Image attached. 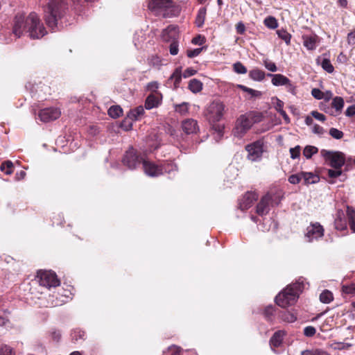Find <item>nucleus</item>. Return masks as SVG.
Instances as JSON below:
<instances>
[{
	"mask_svg": "<svg viewBox=\"0 0 355 355\" xmlns=\"http://www.w3.org/2000/svg\"><path fill=\"white\" fill-rule=\"evenodd\" d=\"M347 42L349 45L355 44V31L348 33Z\"/></svg>",
	"mask_w": 355,
	"mask_h": 355,
	"instance_id": "774afa93",
	"label": "nucleus"
},
{
	"mask_svg": "<svg viewBox=\"0 0 355 355\" xmlns=\"http://www.w3.org/2000/svg\"><path fill=\"white\" fill-rule=\"evenodd\" d=\"M9 315L8 309H0V327L6 326L9 323Z\"/></svg>",
	"mask_w": 355,
	"mask_h": 355,
	"instance_id": "473e14b6",
	"label": "nucleus"
},
{
	"mask_svg": "<svg viewBox=\"0 0 355 355\" xmlns=\"http://www.w3.org/2000/svg\"><path fill=\"white\" fill-rule=\"evenodd\" d=\"M270 207H272V205L270 202V196H264L258 203L256 212L259 216H265L269 212Z\"/></svg>",
	"mask_w": 355,
	"mask_h": 355,
	"instance_id": "dca6fc26",
	"label": "nucleus"
},
{
	"mask_svg": "<svg viewBox=\"0 0 355 355\" xmlns=\"http://www.w3.org/2000/svg\"><path fill=\"white\" fill-rule=\"evenodd\" d=\"M24 33H28L29 37L33 40L42 38L47 33L36 12H32L26 17L22 14L15 15L13 21L12 34L16 38H19Z\"/></svg>",
	"mask_w": 355,
	"mask_h": 355,
	"instance_id": "f257e3e1",
	"label": "nucleus"
},
{
	"mask_svg": "<svg viewBox=\"0 0 355 355\" xmlns=\"http://www.w3.org/2000/svg\"><path fill=\"white\" fill-rule=\"evenodd\" d=\"M258 199V195L255 192H247L239 202V208L245 210L250 208L253 202Z\"/></svg>",
	"mask_w": 355,
	"mask_h": 355,
	"instance_id": "2eb2a0df",
	"label": "nucleus"
},
{
	"mask_svg": "<svg viewBox=\"0 0 355 355\" xmlns=\"http://www.w3.org/2000/svg\"><path fill=\"white\" fill-rule=\"evenodd\" d=\"M334 300L333 293L329 290H324L320 295V300L324 304H329Z\"/></svg>",
	"mask_w": 355,
	"mask_h": 355,
	"instance_id": "2f4dec72",
	"label": "nucleus"
},
{
	"mask_svg": "<svg viewBox=\"0 0 355 355\" xmlns=\"http://www.w3.org/2000/svg\"><path fill=\"white\" fill-rule=\"evenodd\" d=\"M316 332L315 328L312 326L306 327L304 329V334L307 337H311Z\"/></svg>",
	"mask_w": 355,
	"mask_h": 355,
	"instance_id": "052dcab7",
	"label": "nucleus"
},
{
	"mask_svg": "<svg viewBox=\"0 0 355 355\" xmlns=\"http://www.w3.org/2000/svg\"><path fill=\"white\" fill-rule=\"evenodd\" d=\"M329 135L334 139H340L341 138H343L344 134L342 131L336 129V128H331L330 130H329Z\"/></svg>",
	"mask_w": 355,
	"mask_h": 355,
	"instance_id": "09e8293b",
	"label": "nucleus"
},
{
	"mask_svg": "<svg viewBox=\"0 0 355 355\" xmlns=\"http://www.w3.org/2000/svg\"><path fill=\"white\" fill-rule=\"evenodd\" d=\"M234 70L239 74H245L247 73L246 67L241 62H238L234 64Z\"/></svg>",
	"mask_w": 355,
	"mask_h": 355,
	"instance_id": "49530a36",
	"label": "nucleus"
},
{
	"mask_svg": "<svg viewBox=\"0 0 355 355\" xmlns=\"http://www.w3.org/2000/svg\"><path fill=\"white\" fill-rule=\"evenodd\" d=\"M343 292L347 294H354L355 293V284H351L349 286H343Z\"/></svg>",
	"mask_w": 355,
	"mask_h": 355,
	"instance_id": "680f3d73",
	"label": "nucleus"
},
{
	"mask_svg": "<svg viewBox=\"0 0 355 355\" xmlns=\"http://www.w3.org/2000/svg\"><path fill=\"white\" fill-rule=\"evenodd\" d=\"M144 114V108L142 106L130 110L128 114V117L132 121H137Z\"/></svg>",
	"mask_w": 355,
	"mask_h": 355,
	"instance_id": "a878e982",
	"label": "nucleus"
},
{
	"mask_svg": "<svg viewBox=\"0 0 355 355\" xmlns=\"http://www.w3.org/2000/svg\"><path fill=\"white\" fill-rule=\"evenodd\" d=\"M327 173L329 178H336L342 174L341 168L328 169Z\"/></svg>",
	"mask_w": 355,
	"mask_h": 355,
	"instance_id": "5fc2aeb1",
	"label": "nucleus"
},
{
	"mask_svg": "<svg viewBox=\"0 0 355 355\" xmlns=\"http://www.w3.org/2000/svg\"><path fill=\"white\" fill-rule=\"evenodd\" d=\"M239 87L244 92H248L252 97H257L261 95V92L257 90H254L253 89L247 87L244 85H239Z\"/></svg>",
	"mask_w": 355,
	"mask_h": 355,
	"instance_id": "c03bdc74",
	"label": "nucleus"
},
{
	"mask_svg": "<svg viewBox=\"0 0 355 355\" xmlns=\"http://www.w3.org/2000/svg\"><path fill=\"white\" fill-rule=\"evenodd\" d=\"M279 318L286 322H293L296 320L297 317L293 313L287 311H281L279 314Z\"/></svg>",
	"mask_w": 355,
	"mask_h": 355,
	"instance_id": "7c9ffc66",
	"label": "nucleus"
},
{
	"mask_svg": "<svg viewBox=\"0 0 355 355\" xmlns=\"http://www.w3.org/2000/svg\"><path fill=\"white\" fill-rule=\"evenodd\" d=\"M144 159L139 156L135 150L130 148L125 152L123 158V164L130 170L135 169L138 166L143 162Z\"/></svg>",
	"mask_w": 355,
	"mask_h": 355,
	"instance_id": "9d476101",
	"label": "nucleus"
},
{
	"mask_svg": "<svg viewBox=\"0 0 355 355\" xmlns=\"http://www.w3.org/2000/svg\"><path fill=\"white\" fill-rule=\"evenodd\" d=\"M303 45L309 51L315 50L320 42L319 37L315 34L302 35Z\"/></svg>",
	"mask_w": 355,
	"mask_h": 355,
	"instance_id": "4468645a",
	"label": "nucleus"
},
{
	"mask_svg": "<svg viewBox=\"0 0 355 355\" xmlns=\"http://www.w3.org/2000/svg\"><path fill=\"white\" fill-rule=\"evenodd\" d=\"M307 284L304 278L300 277L276 296V304L282 308L293 305L297 302L300 294L306 288Z\"/></svg>",
	"mask_w": 355,
	"mask_h": 355,
	"instance_id": "f03ea898",
	"label": "nucleus"
},
{
	"mask_svg": "<svg viewBox=\"0 0 355 355\" xmlns=\"http://www.w3.org/2000/svg\"><path fill=\"white\" fill-rule=\"evenodd\" d=\"M301 148L300 146H296L294 148H290L291 157L293 159H297L300 157Z\"/></svg>",
	"mask_w": 355,
	"mask_h": 355,
	"instance_id": "603ef678",
	"label": "nucleus"
},
{
	"mask_svg": "<svg viewBox=\"0 0 355 355\" xmlns=\"http://www.w3.org/2000/svg\"><path fill=\"white\" fill-rule=\"evenodd\" d=\"M61 112L56 107H48L42 109L39 112V118L43 122H49L60 117Z\"/></svg>",
	"mask_w": 355,
	"mask_h": 355,
	"instance_id": "f8f14e48",
	"label": "nucleus"
},
{
	"mask_svg": "<svg viewBox=\"0 0 355 355\" xmlns=\"http://www.w3.org/2000/svg\"><path fill=\"white\" fill-rule=\"evenodd\" d=\"M265 73L264 71L259 69H254L249 72V76L255 81H261L265 78Z\"/></svg>",
	"mask_w": 355,
	"mask_h": 355,
	"instance_id": "c756f323",
	"label": "nucleus"
},
{
	"mask_svg": "<svg viewBox=\"0 0 355 355\" xmlns=\"http://www.w3.org/2000/svg\"><path fill=\"white\" fill-rule=\"evenodd\" d=\"M170 53L173 55H175L178 53V44L177 42L173 41L170 44Z\"/></svg>",
	"mask_w": 355,
	"mask_h": 355,
	"instance_id": "69168bd1",
	"label": "nucleus"
},
{
	"mask_svg": "<svg viewBox=\"0 0 355 355\" xmlns=\"http://www.w3.org/2000/svg\"><path fill=\"white\" fill-rule=\"evenodd\" d=\"M188 87L191 92L198 93L202 90V83L200 80L193 78L189 81Z\"/></svg>",
	"mask_w": 355,
	"mask_h": 355,
	"instance_id": "cd10ccee",
	"label": "nucleus"
},
{
	"mask_svg": "<svg viewBox=\"0 0 355 355\" xmlns=\"http://www.w3.org/2000/svg\"><path fill=\"white\" fill-rule=\"evenodd\" d=\"M318 151L317 147L313 146H306L303 150V155L306 159H310L311 157L316 154Z\"/></svg>",
	"mask_w": 355,
	"mask_h": 355,
	"instance_id": "4c0bfd02",
	"label": "nucleus"
},
{
	"mask_svg": "<svg viewBox=\"0 0 355 355\" xmlns=\"http://www.w3.org/2000/svg\"><path fill=\"white\" fill-rule=\"evenodd\" d=\"M263 23L266 27H268V28H270V29H275L278 26V22H277V19L274 17H272V16L267 17L264 19Z\"/></svg>",
	"mask_w": 355,
	"mask_h": 355,
	"instance_id": "58836bf2",
	"label": "nucleus"
},
{
	"mask_svg": "<svg viewBox=\"0 0 355 355\" xmlns=\"http://www.w3.org/2000/svg\"><path fill=\"white\" fill-rule=\"evenodd\" d=\"M284 335L285 333L284 331L279 330L276 331L270 340V345L271 347H277L280 346Z\"/></svg>",
	"mask_w": 355,
	"mask_h": 355,
	"instance_id": "4be33fe9",
	"label": "nucleus"
},
{
	"mask_svg": "<svg viewBox=\"0 0 355 355\" xmlns=\"http://www.w3.org/2000/svg\"><path fill=\"white\" fill-rule=\"evenodd\" d=\"M322 157L327 164L334 168H341L345 164L344 154L340 152H334L322 149L320 151Z\"/></svg>",
	"mask_w": 355,
	"mask_h": 355,
	"instance_id": "423d86ee",
	"label": "nucleus"
},
{
	"mask_svg": "<svg viewBox=\"0 0 355 355\" xmlns=\"http://www.w3.org/2000/svg\"><path fill=\"white\" fill-rule=\"evenodd\" d=\"M302 179L304 184H315L319 182V176L311 172H301Z\"/></svg>",
	"mask_w": 355,
	"mask_h": 355,
	"instance_id": "412c9836",
	"label": "nucleus"
},
{
	"mask_svg": "<svg viewBox=\"0 0 355 355\" xmlns=\"http://www.w3.org/2000/svg\"><path fill=\"white\" fill-rule=\"evenodd\" d=\"M163 168V174L168 173L171 175L172 173H175L178 171L177 166L173 162L164 163L162 164Z\"/></svg>",
	"mask_w": 355,
	"mask_h": 355,
	"instance_id": "72a5a7b5",
	"label": "nucleus"
},
{
	"mask_svg": "<svg viewBox=\"0 0 355 355\" xmlns=\"http://www.w3.org/2000/svg\"><path fill=\"white\" fill-rule=\"evenodd\" d=\"M302 180L301 173L297 174H293L289 176L288 182L292 184H297Z\"/></svg>",
	"mask_w": 355,
	"mask_h": 355,
	"instance_id": "8fccbe9b",
	"label": "nucleus"
},
{
	"mask_svg": "<svg viewBox=\"0 0 355 355\" xmlns=\"http://www.w3.org/2000/svg\"><path fill=\"white\" fill-rule=\"evenodd\" d=\"M143 167L144 173L150 177H158L163 174V168L162 165H157L152 162L143 160Z\"/></svg>",
	"mask_w": 355,
	"mask_h": 355,
	"instance_id": "ddd939ff",
	"label": "nucleus"
},
{
	"mask_svg": "<svg viewBox=\"0 0 355 355\" xmlns=\"http://www.w3.org/2000/svg\"><path fill=\"white\" fill-rule=\"evenodd\" d=\"M335 227L338 230H344L347 228L345 216L342 210H338L336 214L334 220Z\"/></svg>",
	"mask_w": 355,
	"mask_h": 355,
	"instance_id": "6ab92c4d",
	"label": "nucleus"
},
{
	"mask_svg": "<svg viewBox=\"0 0 355 355\" xmlns=\"http://www.w3.org/2000/svg\"><path fill=\"white\" fill-rule=\"evenodd\" d=\"M189 104L188 103H182L178 105H175V112L181 114H185L189 111Z\"/></svg>",
	"mask_w": 355,
	"mask_h": 355,
	"instance_id": "a19ab883",
	"label": "nucleus"
},
{
	"mask_svg": "<svg viewBox=\"0 0 355 355\" xmlns=\"http://www.w3.org/2000/svg\"><path fill=\"white\" fill-rule=\"evenodd\" d=\"M203 48H197L191 50H187V55L189 58H194L198 56L202 51Z\"/></svg>",
	"mask_w": 355,
	"mask_h": 355,
	"instance_id": "4d7b16f0",
	"label": "nucleus"
},
{
	"mask_svg": "<svg viewBox=\"0 0 355 355\" xmlns=\"http://www.w3.org/2000/svg\"><path fill=\"white\" fill-rule=\"evenodd\" d=\"M277 34L278 35L279 37H280L286 43V44H290L291 35L286 31L284 29L278 30L277 31Z\"/></svg>",
	"mask_w": 355,
	"mask_h": 355,
	"instance_id": "79ce46f5",
	"label": "nucleus"
},
{
	"mask_svg": "<svg viewBox=\"0 0 355 355\" xmlns=\"http://www.w3.org/2000/svg\"><path fill=\"white\" fill-rule=\"evenodd\" d=\"M67 8V0H49L44 9V19L48 26L54 30L58 19L63 17Z\"/></svg>",
	"mask_w": 355,
	"mask_h": 355,
	"instance_id": "7ed1b4c3",
	"label": "nucleus"
},
{
	"mask_svg": "<svg viewBox=\"0 0 355 355\" xmlns=\"http://www.w3.org/2000/svg\"><path fill=\"white\" fill-rule=\"evenodd\" d=\"M37 277L42 286L50 288L60 285L56 274L51 270H40L37 272Z\"/></svg>",
	"mask_w": 355,
	"mask_h": 355,
	"instance_id": "0eeeda50",
	"label": "nucleus"
},
{
	"mask_svg": "<svg viewBox=\"0 0 355 355\" xmlns=\"http://www.w3.org/2000/svg\"><path fill=\"white\" fill-rule=\"evenodd\" d=\"M265 196H270V202L272 205H278L281 200L283 198V193L281 190H277L275 192H269L266 193Z\"/></svg>",
	"mask_w": 355,
	"mask_h": 355,
	"instance_id": "b1692460",
	"label": "nucleus"
},
{
	"mask_svg": "<svg viewBox=\"0 0 355 355\" xmlns=\"http://www.w3.org/2000/svg\"><path fill=\"white\" fill-rule=\"evenodd\" d=\"M161 99L162 96L158 93L150 94L146 99L145 108L146 110H151L158 107L161 103Z\"/></svg>",
	"mask_w": 355,
	"mask_h": 355,
	"instance_id": "f3484780",
	"label": "nucleus"
},
{
	"mask_svg": "<svg viewBox=\"0 0 355 355\" xmlns=\"http://www.w3.org/2000/svg\"><path fill=\"white\" fill-rule=\"evenodd\" d=\"M205 37L201 35H198L192 39V44L195 45H202L205 43Z\"/></svg>",
	"mask_w": 355,
	"mask_h": 355,
	"instance_id": "e2e57ef3",
	"label": "nucleus"
},
{
	"mask_svg": "<svg viewBox=\"0 0 355 355\" xmlns=\"http://www.w3.org/2000/svg\"><path fill=\"white\" fill-rule=\"evenodd\" d=\"M265 67L270 71L275 72L277 71V67L275 62L266 60L263 61Z\"/></svg>",
	"mask_w": 355,
	"mask_h": 355,
	"instance_id": "3c124183",
	"label": "nucleus"
},
{
	"mask_svg": "<svg viewBox=\"0 0 355 355\" xmlns=\"http://www.w3.org/2000/svg\"><path fill=\"white\" fill-rule=\"evenodd\" d=\"M351 347V344L345 343H336L334 345V348L336 349H345Z\"/></svg>",
	"mask_w": 355,
	"mask_h": 355,
	"instance_id": "0e129e2a",
	"label": "nucleus"
},
{
	"mask_svg": "<svg viewBox=\"0 0 355 355\" xmlns=\"http://www.w3.org/2000/svg\"><path fill=\"white\" fill-rule=\"evenodd\" d=\"M323 235V227L319 223H314L307 227L305 237L309 242H312L322 238Z\"/></svg>",
	"mask_w": 355,
	"mask_h": 355,
	"instance_id": "9b49d317",
	"label": "nucleus"
},
{
	"mask_svg": "<svg viewBox=\"0 0 355 355\" xmlns=\"http://www.w3.org/2000/svg\"><path fill=\"white\" fill-rule=\"evenodd\" d=\"M347 214L348 216L350 228L354 232H355V211L347 207Z\"/></svg>",
	"mask_w": 355,
	"mask_h": 355,
	"instance_id": "f704fd0d",
	"label": "nucleus"
},
{
	"mask_svg": "<svg viewBox=\"0 0 355 355\" xmlns=\"http://www.w3.org/2000/svg\"><path fill=\"white\" fill-rule=\"evenodd\" d=\"M274 312H275V307L273 306H268L266 307L264 311H263V314H264V316L265 318L270 321L272 320V316H273V314H274Z\"/></svg>",
	"mask_w": 355,
	"mask_h": 355,
	"instance_id": "a18cd8bd",
	"label": "nucleus"
},
{
	"mask_svg": "<svg viewBox=\"0 0 355 355\" xmlns=\"http://www.w3.org/2000/svg\"><path fill=\"white\" fill-rule=\"evenodd\" d=\"M321 67L322 69L328 73H332L334 71V68L331 64L330 60L327 58H324L321 62Z\"/></svg>",
	"mask_w": 355,
	"mask_h": 355,
	"instance_id": "37998d69",
	"label": "nucleus"
},
{
	"mask_svg": "<svg viewBox=\"0 0 355 355\" xmlns=\"http://www.w3.org/2000/svg\"><path fill=\"white\" fill-rule=\"evenodd\" d=\"M182 77H183V74L182 73V69L181 68L175 69V70L171 74V76L170 77V80H171L173 82V87L175 89L180 87V84Z\"/></svg>",
	"mask_w": 355,
	"mask_h": 355,
	"instance_id": "bb28decb",
	"label": "nucleus"
},
{
	"mask_svg": "<svg viewBox=\"0 0 355 355\" xmlns=\"http://www.w3.org/2000/svg\"><path fill=\"white\" fill-rule=\"evenodd\" d=\"M301 355H329L327 352L321 350H315V351H311V350H305L303 351L301 354Z\"/></svg>",
	"mask_w": 355,
	"mask_h": 355,
	"instance_id": "6e6d98bb",
	"label": "nucleus"
},
{
	"mask_svg": "<svg viewBox=\"0 0 355 355\" xmlns=\"http://www.w3.org/2000/svg\"><path fill=\"white\" fill-rule=\"evenodd\" d=\"M12 168L13 164L11 161L4 162L0 166V170L6 175H10L12 173Z\"/></svg>",
	"mask_w": 355,
	"mask_h": 355,
	"instance_id": "ea45409f",
	"label": "nucleus"
},
{
	"mask_svg": "<svg viewBox=\"0 0 355 355\" xmlns=\"http://www.w3.org/2000/svg\"><path fill=\"white\" fill-rule=\"evenodd\" d=\"M312 132L315 134L322 135L324 132V130L322 127L320 126L318 124H313L312 127Z\"/></svg>",
	"mask_w": 355,
	"mask_h": 355,
	"instance_id": "338daca9",
	"label": "nucleus"
},
{
	"mask_svg": "<svg viewBox=\"0 0 355 355\" xmlns=\"http://www.w3.org/2000/svg\"><path fill=\"white\" fill-rule=\"evenodd\" d=\"M108 114L113 119H116L121 116L123 112L122 108L119 105L111 106L108 111Z\"/></svg>",
	"mask_w": 355,
	"mask_h": 355,
	"instance_id": "e433bc0d",
	"label": "nucleus"
},
{
	"mask_svg": "<svg viewBox=\"0 0 355 355\" xmlns=\"http://www.w3.org/2000/svg\"><path fill=\"white\" fill-rule=\"evenodd\" d=\"M182 128L186 134L190 135L196 133L198 130V126L196 120L189 119L182 121Z\"/></svg>",
	"mask_w": 355,
	"mask_h": 355,
	"instance_id": "a211bd4d",
	"label": "nucleus"
},
{
	"mask_svg": "<svg viewBox=\"0 0 355 355\" xmlns=\"http://www.w3.org/2000/svg\"><path fill=\"white\" fill-rule=\"evenodd\" d=\"M268 76L271 77L272 80V84L275 86L279 87V86H285L286 84L288 83L289 79L280 73H276V74H272L268 73Z\"/></svg>",
	"mask_w": 355,
	"mask_h": 355,
	"instance_id": "aec40b11",
	"label": "nucleus"
},
{
	"mask_svg": "<svg viewBox=\"0 0 355 355\" xmlns=\"http://www.w3.org/2000/svg\"><path fill=\"white\" fill-rule=\"evenodd\" d=\"M13 349L7 345H1L0 346V355H13Z\"/></svg>",
	"mask_w": 355,
	"mask_h": 355,
	"instance_id": "de8ad7c7",
	"label": "nucleus"
},
{
	"mask_svg": "<svg viewBox=\"0 0 355 355\" xmlns=\"http://www.w3.org/2000/svg\"><path fill=\"white\" fill-rule=\"evenodd\" d=\"M273 101H274V102H273L274 107H275V110L278 112H281L283 110L284 102L282 101H281L280 99H279L278 98H277V97L273 98Z\"/></svg>",
	"mask_w": 355,
	"mask_h": 355,
	"instance_id": "13d9d810",
	"label": "nucleus"
},
{
	"mask_svg": "<svg viewBox=\"0 0 355 355\" xmlns=\"http://www.w3.org/2000/svg\"><path fill=\"white\" fill-rule=\"evenodd\" d=\"M332 107L335 109L336 113H334L333 111L330 112L331 115H336L337 113H340L343 108L344 106V100L342 97L336 96L333 98L331 102Z\"/></svg>",
	"mask_w": 355,
	"mask_h": 355,
	"instance_id": "393cba45",
	"label": "nucleus"
},
{
	"mask_svg": "<svg viewBox=\"0 0 355 355\" xmlns=\"http://www.w3.org/2000/svg\"><path fill=\"white\" fill-rule=\"evenodd\" d=\"M149 64L154 67H159L162 65V61L158 56H152L149 59Z\"/></svg>",
	"mask_w": 355,
	"mask_h": 355,
	"instance_id": "864d4df0",
	"label": "nucleus"
},
{
	"mask_svg": "<svg viewBox=\"0 0 355 355\" xmlns=\"http://www.w3.org/2000/svg\"><path fill=\"white\" fill-rule=\"evenodd\" d=\"M148 7L155 15L164 18L178 16L181 8L172 0H148Z\"/></svg>",
	"mask_w": 355,
	"mask_h": 355,
	"instance_id": "39448f33",
	"label": "nucleus"
},
{
	"mask_svg": "<svg viewBox=\"0 0 355 355\" xmlns=\"http://www.w3.org/2000/svg\"><path fill=\"white\" fill-rule=\"evenodd\" d=\"M225 106L219 101L211 102L207 108V117L211 121H218L223 116Z\"/></svg>",
	"mask_w": 355,
	"mask_h": 355,
	"instance_id": "1a4fd4ad",
	"label": "nucleus"
},
{
	"mask_svg": "<svg viewBox=\"0 0 355 355\" xmlns=\"http://www.w3.org/2000/svg\"><path fill=\"white\" fill-rule=\"evenodd\" d=\"M263 114L261 112L250 111L240 115L236 121L233 135L237 138H242L253 126L261 122Z\"/></svg>",
	"mask_w": 355,
	"mask_h": 355,
	"instance_id": "20e7f679",
	"label": "nucleus"
},
{
	"mask_svg": "<svg viewBox=\"0 0 355 355\" xmlns=\"http://www.w3.org/2000/svg\"><path fill=\"white\" fill-rule=\"evenodd\" d=\"M248 152V159L252 162H259L261 159L263 153V142L257 140L245 146Z\"/></svg>",
	"mask_w": 355,
	"mask_h": 355,
	"instance_id": "6e6552de",
	"label": "nucleus"
},
{
	"mask_svg": "<svg viewBox=\"0 0 355 355\" xmlns=\"http://www.w3.org/2000/svg\"><path fill=\"white\" fill-rule=\"evenodd\" d=\"M176 27L169 26L162 31V38L165 42H170L171 39H174L176 34Z\"/></svg>",
	"mask_w": 355,
	"mask_h": 355,
	"instance_id": "5701e85b",
	"label": "nucleus"
},
{
	"mask_svg": "<svg viewBox=\"0 0 355 355\" xmlns=\"http://www.w3.org/2000/svg\"><path fill=\"white\" fill-rule=\"evenodd\" d=\"M311 94L315 98L318 100L323 99V97H324V92L318 88L313 89L311 91Z\"/></svg>",
	"mask_w": 355,
	"mask_h": 355,
	"instance_id": "bf43d9fd",
	"label": "nucleus"
},
{
	"mask_svg": "<svg viewBox=\"0 0 355 355\" xmlns=\"http://www.w3.org/2000/svg\"><path fill=\"white\" fill-rule=\"evenodd\" d=\"M85 332L80 329H75L72 331L71 334L72 340L75 341L85 340Z\"/></svg>",
	"mask_w": 355,
	"mask_h": 355,
	"instance_id": "c9c22d12",
	"label": "nucleus"
},
{
	"mask_svg": "<svg viewBox=\"0 0 355 355\" xmlns=\"http://www.w3.org/2000/svg\"><path fill=\"white\" fill-rule=\"evenodd\" d=\"M207 14L205 8H200L196 18V24L198 27H202L204 24Z\"/></svg>",
	"mask_w": 355,
	"mask_h": 355,
	"instance_id": "c85d7f7f",
	"label": "nucleus"
}]
</instances>
